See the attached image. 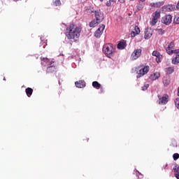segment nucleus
Returning a JSON list of instances; mask_svg holds the SVG:
<instances>
[{"instance_id":"obj_24","label":"nucleus","mask_w":179,"mask_h":179,"mask_svg":"<svg viewBox=\"0 0 179 179\" xmlns=\"http://www.w3.org/2000/svg\"><path fill=\"white\" fill-rule=\"evenodd\" d=\"M156 31L158 33L159 36H163V34L166 33V31H164V29H157Z\"/></svg>"},{"instance_id":"obj_37","label":"nucleus","mask_w":179,"mask_h":179,"mask_svg":"<svg viewBox=\"0 0 179 179\" xmlns=\"http://www.w3.org/2000/svg\"><path fill=\"white\" fill-rule=\"evenodd\" d=\"M176 8H177V9H179V1H178V3H177Z\"/></svg>"},{"instance_id":"obj_36","label":"nucleus","mask_w":179,"mask_h":179,"mask_svg":"<svg viewBox=\"0 0 179 179\" xmlns=\"http://www.w3.org/2000/svg\"><path fill=\"white\" fill-rule=\"evenodd\" d=\"M43 61L45 62H48V58H43Z\"/></svg>"},{"instance_id":"obj_17","label":"nucleus","mask_w":179,"mask_h":179,"mask_svg":"<svg viewBox=\"0 0 179 179\" xmlns=\"http://www.w3.org/2000/svg\"><path fill=\"white\" fill-rule=\"evenodd\" d=\"M25 93L28 97H31V94H33V89L27 87L25 89Z\"/></svg>"},{"instance_id":"obj_28","label":"nucleus","mask_w":179,"mask_h":179,"mask_svg":"<svg viewBox=\"0 0 179 179\" xmlns=\"http://www.w3.org/2000/svg\"><path fill=\"white\" fill-rule=\"evenodd\" d=\"M173 170H174L175 173H177L178 174H179V166L176 165L173 167Z\"/></svg>"},{"instance_id":"obj_26","label":"nucleus","mask_w":179,"mask_h":179,"mask_svg":"<svg viewBox=\"0 0 179 179\" xmlns=\"http://www.w3.org/2000/svg\"><path fill=\"white\" fill-rule=\"evenodd\" d=\"M166 52L169 55H171V54H174V50L172 48H169V46L166 48Z\"/></svg>"},{"instance_id":"obj_4","label":"nucleus","mask_w":179,"mask_h":179,"mask_svg":"<svg viewBox=\"0 0 179 179\" xmlns=\"http://www.w3.org/2000/svg\"><path fill=\"white\" fill-rule=\"evenodd\" d=\"M160 19V10H156L152 14V19L150 22L151 26H155L156 23H157V20Z\"/></svg>"},{"instance_id":"obj_25","label":"nucleus","mask_w":179,"mask_h":179,"mask_svg":"<svg viewBox=\"0 0 179 179\" xmlns=\"http://www.w3.org/2000/svg\"><path fill=\"white\" fill-rule=\"evenodd\" d=\"M173 23H175V24H179V15H175L173 18Z\"/></svg>"},{"instance_id":"obj_18","label":"nucleus","mask_w":179,"mask_h":179,"mask_svg":"<svg viewBox=\"0 0 179 179\" xmlns=\"http://www.w3.org/2000/svg\"><path fill=\"white\" fill-rule=\"evenodd\" d=\"M170 78L168 77H164L163 78V84L164 85L167 87V86H169V85H170Z\"/></svg>"},{"instance_id":"obj_3","label":"nucleus","mask_w":179,"mask_h":179,"mask_svg":"<svg viewBox=\"0 0 179 179\" xmlns=\"http://www.w3.org/2000/svg\"><path fill=\"white\" fill-rule=\"evenodd\" d=\"M161 22L164 24H166V26H169L171 22H173V16L171 15H166L162 17Z\"/></svg>"},{"instance_id":"obj_22","label":"nucleus","mask_w":179,"mask_h":179,"mask_svg":"<svg viewBox=\"0 0 179 179\" xmlns=\"http://www.w3.org/2000/svg\"><path fill=\"white\" fill-rule=\"evenodd\" d=\"M92 86L95 89H101V84L99 83V82H97V81H94L92 83Z\"/></svg>"},{"instance_id":"obj_14","label":"nucleus","mask_w":179,"mask_h":179,"mask_svg":"<svg viewBox=\"0 0 179 179\" xmlns=\"http://www.w3.org/2000/svg\"><path fill=\"white\" fill-rule=\"evenodd\" d=\"M160 78V73L155 72L150 75V79L151 80H157V79H159Z\"/></svg>"},{"instance_id":"obj_33","label":"nucleus","mask_w":179,"mask_h":179,"mask_svg":"<svg viewBox=\"0 0 179 179\" xmlns=\"http://www.w3.org/2000/svg\"><path fill=\"white\" fill-rule=\"evenodd\" d=\"M168 47L172 49L174 48V42H171Z\"/></svg>"},{"instance_id":"obj_2","label":"nucleus","mask_w":179,"mask_h":179,"mask_svg":"<svg viewBox=\"0 0 179 179\" xmlns=\"http://www.w3.org/2000/svg\"><path fill=\"white\" fill-rule=\"evenodd\" d=\"M103 52L108 58H111L115 54V47L111 43H106L103 46Z\"/></svg>"},{"instance_id":"obj_5","label":"nucleus","mask_w":179,"mask_h":179,"mask_svg":"<svg viewBox=\"0 0 179 179\" xmlns=\"http://www.w3.org/2000/svg\"><path fill=\"white\" fill-rule=\"evenodd\" d=\"M141 55H142V49H136L132 52L131 59L132 61H135V59H138Z\"/></svg>"},{"instance_id":"obj_40","label":"nucleus","mask_w":179,"mask_h":179,"mask_svg":"<svg viewBox=\"0 0 179 179\" xmlns=\"http://www.w3.org/2000/svg\"><path fill=\"white\" fill-rule=\"evenodd\" d=\"M110 1H114V0H110Z\"/></svg>"},{"instance_id":"obj_38","label":"nucleus","mask_w":179,"mask_h":179,"mask_svg":"<svg viewBox=\"0 0 179 179\" xmlns=\"http://www.w3.org/2000/svg\"><path fill=\"white\" fill-rule=\"evenodd\" d=\"M3 80H6V78H5V77L3 78Z\"/></svg>"},{"instance_id":"obj_20","label":"nucleus","mask_w":179,"mask_h":179,"mask_svg":"<svg viewBox=\"0 0 179 179\" xmlns=\"http://www.w3.org/2000/svg\"><path fill=\"white\" fill-rule=\"evenodd\" d=\"M130 1H134V0H130ZM142 1L141 3L139 2V3L136 6L137 10H142L143 9V2L145 0H140Z\"/></svg>"},{"instance_id":"obj_21","label":"nucleus","mask_w":179,"mask_h":179,"mask_svg":"<svg viewBox=\"0 0 179 179\" xmlns=\"http://www.w3.org/2000/svg\"><path fill=\"white\" fill-rule=\"evenodd\" d=\"M55 71V66H50L47 68L46 72L47 73H52Z\"/></svg>"},{"instance_id":"obj_29","label":"nucleus","mask_w":179,"mask_h":179,"mask_svg":"<svg viewBox=\"0 0 179 179\" xmlns=\"http://www.w3.org/2000/svg\"><path fill=\"white\" fill-rule=\"evenodd\" d=\"M173 160H178L179 159V154L178 153H175L173 155Z\"/></svg>"},{"instance_id":"obj_6","label":"nucleus","mask_w":179,"mask_h":179,"mask_svg":"<svg viewBox=\"0 0 179 179\" xmlns=\"http://www.w3.org/2000/svg\"><path fill=\"white\" fill-rule=\"evenodd\" d=\"M94 15H95V19L98 22H100L101 23L103 20H104V14L103 13V12H101V10H95Z\"/></svg>"},{"instance_id":"obj_19","label":"nucleus","mask_w":179,"mask_h":179,"mask_svg":"<svg viewBox=\"0 0 179 179\" xmlns=\"http://www.w3.org/2000/svg\"><path fill=\"white\" fill-rule=\"evenodd\" d=\"M62 3H61V0H52V6H61Z\"/></svg>"},{"instance_id":"obj_12","label":"nucleus","mask_w":179,"mask_h":179,"mask_svg":"<svg viewBox=\"0 0 179 179\" xmlns=\"http://www.w3.org/2000/svg\"><path fill=\"white\" fill-rule=\"evenodd\" d=\"M75 85L76 87H78L79 89H82L85 87V86H86V83L83 80H79V81H76L75 83Z\"/></svg>"},{"instance_id":"obj_9","label":"nucleus","mask_w":179,"mask_h":179,"mask_svg":"<svg viewBox=\"0 0 179 179\" xmlns=\"http://www.w3.org/2000/svg\"><path fill=\"white\" fill-rule=\"evenodd\" d=\"M169 103V94H164L161 98L158 100V104L161 106H164Z\"/></svg>"},{"instance_id":"obj_11","label":"nucleus","mask_w":179,"mask_h":179,"mask_svg":"<svg viewBox=\"0 0 179 179\" xmlns=\"http://www.w3.org/2000/svg\"><path fill=\"white\" fill-rule=\"evenodd\" d=\"M153 34V30L150 28H147L145 31V35H144V38L145 40H149L150 37H152V35Z\"/></svg>"},{"instance_id":"obj_27","label":"nucleus","mask_w":179,"mask_h":179,"mask_svg":"<svg viewBox=\"0 0 179 179\" xmlns=\"http://www.w3.org/2000/svg\"><path fill=\"white\" fill-rule=\"evenodd\" d=\"M163 5H164V1H159L155 4V6H156V8H160V6H163Z\"/></svg>"},{"instance_id":"obj_34","label":"nucleus","mask_w":179,"mask_h":179,"mask_svg":"<svg viewBox=\"0 0 179 179\" xmlns=\"http://www.w3.org/2000/svg\"><path fill=\"white\" fill-rule=\"evenodd\" d=\"M174 54H178L179 53V49L173 50Z\"/></svg>"},{"instance_id":"obj_31","label":"nucleus","mask_w":179,"mask_h":179,"mask_svg":"<svg viewBox=\"0 0 179 179\" xmlns=\"http://www.w3.org/2000/svg\"><path fill=\"white\" fill-rule=\"evenodd\" d=\"M174 103H175L176 107H177V108H179V99H176L174 101Z\"/></svg>"},{"instance_id":"obj_16","label":"nucleus","mask_w":179,"mask_h":179,"mask_svg":"<svg viewBox=\"0 0 179 179\" xmlns=\"http://www.w3.org/2000/svg\"><path fill=\"white\" fill-rule=\"evenodd\" d=\"M99 23H101V22H100V21H98L96 20H94L91 22H90L89 26L90 27H96V26L99 24Z\"/></svg>"},{"instance_id":"obj_7","label":"nucleus","mask_w":179,"mask_h":179,"mask_svg":"<svg viewBox=\"0 0 179 179\" xmlns=\"http://www.w3.org/2000/svg\"><path fill=\"white\" fill-rule=\"evenodd\" d=\"M150 67L149 66H145L143 69L137 71V78H142L144 75H146L149 72Z\"/></svg>"},{"instance_id":"obj_23","label":"nucleus","mask_w":179,"mask_h":179,"mask_svg":"<svg viewBox=\"0 0 179 179\" xmlns=\"http://www.w3.org/2000/svg\"><path fill=\"white\" fill-rule=\"evenodd\" d=\"M166 69V73H168V75H171V73H173L174 72V67H168Z\"/></svg>"},{"instance_id":"obj_35","label":"nucleus","mask_w":179,"mask_h":179,"mask_svg":"<svg viewBox=\"0 0 179 179\" xmlns=\"http://www.w3.org/2000/svg\"><path fill=\"white\" fill-rule=\"evenodd\" d=\"M175 177H176L177 179H179V173H176V174H175Z\"/></svg>"},{"instance_id":"obj_13","label":"nucleus","mask_w":179,"mask_h":179,"mask_svg":"<svg viewBox=\"0 0 179 179\" xmlns=\"http://www.w3.org/2000/svg\"><path fill=\"white\" fill-rule=\"evenodd\" d=\"M139 33H141V29H139V27L135 26L134 31H131V37H135V36L139 34Z\"/></svg>"},{"instance_id":"obj_39","label":"nucleus","mask_w":179,"mask_h":179,"mask_svg":"<svg viewBox=\"0 0 179 179\" xmlns=\"http://www.w3.org/2000/svg\"><path fill=\"white\" fill-rule=\"evenodd\" d=\"M101 2H103V0H99Z\"/></svg>"},{"instance_id":"obj_1","label":"nucleus","mask_w":179,"mask_h":179,"mask_svg":"<svg viewBox=\"0 0 179 179\" xmlns=\"http://www.w3.org/2000/svg\"><path fill=\"white\" fill-rule=\"evenodd\" d=\"M82 27H78L74 24H71L66 28L65 36L67 40H73L74 43L79 41Z\"/></svg>"},{"instance_id":"obj_8","label":"nucleus","mask_w":179,"mask_h":179,"mask_svg":"<svg viewBox=\"0 0 179 179\" xmlns=\"http://www.w3.org/2000/svg\"><path fill=\"white\" fill-rule=\"evenodd\" d=\"M104 29H106V25L102 24L99 26L97 30L94 32V36L96 37V38H99V37L101 36L103 31H104Z\"/></svg>"},{"instance_id":"obj_10","label":"nucleus","mask_w":179,"mask_h":179,"mask_svg":"<svg viewBox=\"0 0 179 179\" xmlns=\"http://www.w3.org/2000/svg\"><path fill=\"white\" fill-rule=\"evenodd\" d=\"M152 56L156 57V62L157 64H159V62H162V59H163V56L157 50H154L152 52Z\"/></svg>"},{"instance_id":"obj_15","label":"nucleus","mask_w":179,"mask_h":179,"mask_svg":"<svg viewBox=\"0 0 179 179\" xmlns=\"http://www.w3.org/2000/svg\"><path fill=\"white\" fill-rule=\"evenodd\" d=\"M125 47H127V43L125 41L120 42L117 44L118 50H124V48H125Z\"/></svg>"},{"instance_id":"obj_32","label":"nucleus","mask_w":179,"mask_h":179,"mask_svg":"<svg viewBox=\"0 0 179 179\" xmlns=\"http://www.w3.org/2000/svg\"><path fill=\"white\" fill-rule=\"evenodd\" d=\"M111 2H114V1L108 0L106 3V6H111Z\"/></svg>"},{"instance_id":"obj_30","label":"nucleus","mask_w":179,"mask_h":179,"mask_svg":"<svg viewBox=\"0 0 179 179\" xmlns=\"http://www.w3.org/2000/svg\"><path fill=\"white\" fill-rule=\"evenodd\" d=\"M149 87V84H145L142 87V90H148V88Z\"/></svg>"}]
</instances>
